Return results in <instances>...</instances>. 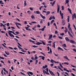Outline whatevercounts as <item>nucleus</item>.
Here are the masks:
<instances>
[{
    "instance_id": "1",
    "label": "nucleus",
    "mask_w": 76,
    "mask_h": 76,
    "mask_svg": "<svg viewBox=\"0 0 76 76\" xmlns=\"http://www.w3.org/2000/svg\"><path fill=\"white\" fill-rule=\"evenodd\" d=\"M8 31H9V32H8L9 35L10 36V37H13V38L15 37V36H14L11 33H12L13 34H14V35H16V34H15V33L13 32L12 31H10V30H9Z\"/></svg>"
},
{
    "instance_id": "2",
    "label": "nucleus",
    "mask_w": 76,
    "mask_h": 76,
    "mask_svg": "<svg viewBox=\"0 0 76 76\" xmlns=\"http://www.w3.org/2000/svg\"><path fill=\"white\" fill-rule=\"evenodd\" d=\"M68 28L69 29V31H70L71 33L72 34V35H73V33L72 30V28H70V23H68Z\"/></svg>"
},
{
    "instance_id": "3",
    "label": "nucleus",
    "mask_w": 76,
    "mask_h": 76,
    "mask_svg": "<svg viewBox=\"0 0 76 76\" xmlns=\"http://www.w3.org/2000/svg\"><path fill=\"white\" fill-rule=\"evenodd\" d=\"M15 23L17 26V28H18V29H20V28H19L18 25H20V26H22V25H21L20 23L17 22Z\"/></svg>"
},
{
    "instance_id": "4",
    "label": "nucleus",
    "mask_w": 76,
    "mask_h": 76,
    "mask_svg": "<svg viewBox=\"0 0 76 76\" xmlns=\"http://www.w3.org/2000/svg\"><path fill=\"white\" fill-rule=\"evenodd\" d=\"M72 18L73 20L74 18H75V19H76V15L75 13H74V14H72Z\"/></svg>"
},
{
    "instance_id": "5",
    "label": "nucleus",
    "mask_w": 76,
    "mask_h": 76,
    "mask_svg": "<svg viewBox=\"0 0 76 76\" xmlns=\"http://www.w3.org/2000/svg\"><path fill=\"white\" fill-rule=\"evenodd\" d=\"M57 7V13H59V11L60 10V6L58 4Z\"/></svg>"
},
{
    "instance_id": "6",
    "label": "nucleus",
    "mask_w": 76,
    "mask_h": 76,
    "mask_svg": "<svg viewBox=\"0 0 76 76\" xmlns=\"http://www.w3.org/2000/svg\"><path fill=\"white\" fill-rule=\"evenodd\" d=\"M46 28L45 26H44L43 28L42 29H39V31H44V30H45V28Z\"/></svg>"
},
{
    "instance_id": "7",
    "label": "nucleus",
    "mask_w": 76,
    "mask_h": 76,
    "mask_svg": "<svg viewBox=\"0 0 76 76\" xmlns=\"http://www.w3.org/2000/svg\"><path fill=\"white\" fill-rule=\"evenodd\" d=\"M14 39H15L16 40V42H18V45H19V46H20V47H22V45H21L19 43H18V40L15 38Z\"/></svg>"
},
{
    "instance_id": "8",
    "label": "nucleus",
    "mask_w": 76,
    "mask_h": 76,
    "mask_svg": "<svg viewBox=\"0 0 76 76\" xmlns=\"http://www.w3.org/2000/svg\"><path fill=\"white\" fill-rule=\"evenodd\" d=\"M49 39H48L50 40V39H51L52 38H53V35H49Z\"/></svg>"
},
{
    "instance_id": "9",
    "label": "nucleus",
    "mask_w": 76,
    "mask_h": 76,
    "mask_svg": "<svg viewBox=\"0 0 76 76\" xmlns=\"http://www.w3.org/2000/svg\"><path fill=\"white\" fill-rule=\"evenodd\" d=\"M63 57L65 59H66V60H68V61H70V59H69V58H68V57L67 56H63Z\"/></svg>"
},
{
    "instance_id": "10",
    "label": "nucleus",
    "mask_w": 76,
    "mask_h": 76,
    "mask_svg": "<svg viewBox=\"0 0 76 76\" xmlns=\"http://www.w3.org/2000/svg\"><path fill=\"white\" fill-rule=\"evenodd\" d=\"M70 42H71V43H72V44H76V42L74 41L73 40H70Z\"/></svg>"
},
{
    "instance_id": "11",
    "label": "nucleus",
    "mask_w": 76,
    "mask_h": 76,
    "mask_svg": "<svg viewBox=\"0 0 76 76\" xmlns=\"http://www.w3.org/2000/svg\"><path fill=\"white\" fill-rule=\"evenodd\" d=\"M36 44L37 45H40V44H42V43L41 42H37V43H36Z\"/></svg>"
},
{
    "instance_id": "12",
    "label": "nucleus",
    "mask_w": 76,
    "mask_h": 76,
    "mask_svg": "<svg viewBox=\"0 0 76 76\" xmlns=\"http://www.w3.org/2000/svg\"><path fill=\"white\" fill-rule=\"evenodd\" d=\"M40 16L41 18H42L43 19H45V17L43 16V15H42V14H40Z\"/></svg>"
},
{
    "instance_id": "13",
    "label": "nucleus",
    "mask_w": 76,
    "mask_h": 76,
    "mask_svg": "<svg viewBox=\"0 0 76 76\" xmlns=\"http://www.w3.org/2000/svg\"><path fill=\"white\" fill-rule=\"evenodd\" d=\"M68 33L70 37H72V38H73V36H72V34H71L69 32V31H68Z\"/></svg>"
},
{
    "instance_id": "14",
    "label": "nucleus",
    "mask_w": 76,
    "mask_h": 76,
    "mask_svg": "<svg viewBox=\"0 0 76 76\" xmlns=\"http://www.w3.org/2000/svg\"><path fill=\"white\" fill-rule=\"evenodd\" d=\"M55 43H56V42H54L53 43V48H56V45H55Z\"/></svg>"
},
{
    "instance_id": "15",
    "label": "nucleus",
    "mask_w": 76,
    "mask_h": 76,
    "mask_svg": "<svg viewBox=\"0 0 76 76\" xmlns=\"http://www.w3.org/2000/svg\"><path fill=\"white\" fill-rule=\"evenodd\" d=\"M50 62L51 63H52L53 64H54V63H56V61H54V60H53V59H51L50 60Z\"/></svg>"
},
{
    "instance_id": "16",
    "label": "nucleus",
    "mask_w": 76,
    "mask_h": 76,
    "mask_svg": "<svg viewBox=\"0 0 76 76\" xmlns=\"http://www.w3.org/2000/svg\"><path fill=\"white\" fill-rule=\"evenodd\" d=\"M65 40L67 41H70V39L68 38L67 37H66L65 38Z\"/></svg>"
},
{
    "instance_id": "17",
    "label": "nucleus",
    "mask_w": 76,
    "mask_h": 76,
    "mask_svg": "<svg viewBox=\"0 0 76 76\" xmlns=\"http://www.w3.org/2000/svg\"><path fill=\"white\" fill-rule=\"evenodd\" d=\"M27 73L28 74H30L31 75H33V73L31 72H27Z\"/></svg>"
},
{
    "instance_id": "18",
    "label": "nucleus",
    "mask_w": 76,
    "mask_h": 76,
    "mask_svg": "<svg viewBox=\"0 0 76 76\" xmlns=\"http://www.w3.org/2000/svg\"><path fill=\"white\" fill-rule=\"evenodd\" d=\"M49 73H50V74L51 75H52H52H53V76H55V74L53 73V72L51 71V72H50Z\"/></svg>"
},
{
    "instance_id": "19",
    "label": "nucleus",
    "mask_w": 76,
    "mask_h": 76,
    "mask_svg": "<svg viewBox=\"0 0 76 76\" xmlns=\"http://www.w3.org/2000/svg\"><path fill=\"white\" fill-rule=\"evenodd\" d=\"M65 30L64 31V32L65 33H66V32H67L68 31V30H67V27H65Z\"/></svg>"
},
{
    "instance_id": "20",
    "label": "nucleus",
    "mask_w": 76,
    "mask_h": 76,
    "mask_svg": "<svg viewBox=\"0 0 76 76\" xmlns=\"http://www.w3.org/2000/svg\"><path fill=\"white\" fill-rule=\"evenodd\" d=\"M60 15L62 19H63V13H62L61 14H60Z\"/></svg>"
},
{
    "instance_id": "21",
    "label": "nucleus",
    "mask_w": 76,
    "mask_h": 76,
    "mask_svg": "<svg viewBox=\"0 0 76 76\" xmlns=\"http://www.w3.org/2000/svg\"><path fill=\"white\" fill-rule=\"evenodd\" d=\"M68 11H69V12L71 14H72V12L71 9H70L69 8H68Z\"/></svg>"
},
{
    "instance_id": "22",
    "label": "nucleus",
    "mask_w": 76,
    "mask_h": 76,
    "mask_svg": "<svg viewBox=\"0 0 76 76\" xmlns=\"http://www.w3.org/2000/svg\"><path fill=\"white\" fill-rule=\"evenodd\" d=\"M25 28H26V30H27L28 31H31V29L29 28V27H25Z\"/></svg>"
},
{
    "instance_id": "23",
    "label": "nucleus",
    "mask_w": 76,
    "mask_h": 76,
    "mask_svg": "<svg viewBox=\"0 0 76 76\" xmlns=\"http://www.w3.org/2000/svg\"><path fill=\"white\" fill-rule=\"evenodd\" d=\"M58 50H62V51H63V50L60 47H58Z\"/></svg>"
},
{
    "instance_id": "24",
    "label": "nucleus",
    "mask_w": 76,
    "mask_h": 76,
    "mask_svg": "<svg viewBox=\"0 0 76 76\" xmlns=\"http://www.w3.org/2000/svg\"><path fill=\"white\" fill-rule=\"evenodd\" d=\"M62 45V46H63V47H65V48H66V47H67V46H66V45L65 44H64Z\"/></svg>"
},
{
    "instance_id": "25",
    "label": "nucleus",
    "mask_w": 76,
    "mask_h": 76,
    "mask_svg": "<svg viewBox=\"0 0 76 76\" xmlns=\"http://www.w3.org/2000/svg\"><path fill=\"white\" fill-rule=\"evenodd\" d=\"M50 13V11H47V12H46V15H49Z\"/></svg>"
},
{
    "instance_id": "26",
    "label": "nucleus",
    "mask_w": 76,
    "mask_h": 76,
    "mask_svg": "<svg viewBox=\"0 0 76 76\" xmlns=\"http://www.w3.org/2000/svg\"><path fill=\"white\" fill-rule=\"evenodd\" d=\"M62 23H63V26H64V25L66 24V23H65V21H63L62 22Z\"/></svg>"
},
{
    "instance_id": "27",
    "label": "nucleus",
    "mask_w": 76,
    "mask_h": 76,
    "mask_svg": "<svg viewBox=\"0 0 76 76\" xmlns=\"http://www.w3.org/2000/svg\"><path fill=\"white\" fill-rule=\"evenodd\" d=\"M70 0H66V2L65 3V4H66L67 3H68L69 2Z\"/></svg>"
},
{
    "instance_id": "28",
    "label": "nucleus",
    "mask_w": 76,
    "mask_h": 76,
    "mask_svg": "<svg viewBox=\"0 0 76 76\" xmlns=\"http://www.w3.org/2000/svg\"><path fill=\"white\" fill-rule=\"evenodd\" d=\"M31 18L32 19H35V16H34V15H32L31 16Z\"/></svg>"
},
{
    "instance_id": "29",
    "label": "nucleus",
    "mask_w": 76,
    "mask_h": 76,
    "mask_svg": "<svg viewBox=\"0 0 76 76\" xmlns=\"http://www.w3.org/2000/svg\"><path fill=\"white\" fill-rule=\"evenodd\" d=\"M64 64H67V65H69V63L68 62H64Z\"/></svg>"
},
{
    "instance_id": "30",
    "label": "nucleus",
    "mask_w": 76,
    "mask_h": 76,
    "mask_svg": "<svg viewBox=\"0 0 76 76\" xmlns=\"http://www.w3.org/2000/svg\"><path fill=\"white\" fill-rule=\"evenodd\" d=\"M36 12L37 14H40V12L39 11H37Z\"/></svg>"
},
{
    "instance_id": "31",
    "label": "nucleus",
    "mask_w": 76,
    "mask_h": 76,
    "mask_svg": "<svg viewBox=\"0 0 76 76\" xmlns=\"http://www.w3.org/2000/svg\"><path fill=\"white\" fill-rule=\"evenodd\" d=\"M5 53L7 54V55H9L10 54V53H9V52H7L6 51L5 52Z\"/></svg>"
},
{
    "instance_id": "32",
    "label": "nucleus",
    "mask_w": 76,
    "mask_h": 76,
    "mask_svg": "<svg viewBox=\"0 0 76 76\" xmlns=\"http://www.w3.org/2000/svg\"><path fill=\"white\" fill-rule=\"evenodd\" d=\"M68 18H67V22H68V23H69V21H70V20H69V16H68Z\"/></svg>"
},
{
    "instance_id": "33",
    "label": "nucleus",
    "mask_w": 76,
    "mask_h": 76,
    "mask_svg": "<svg viewBox=\"0 0 76 76\" xmlns=\"http://www.w3.org/2000/svg\"><path fill=\"white\" fill-rule=\"evenodd\" d=\"M41 42H42L43 44L44 45H45L46 44L44 42H43V41H41Z\"/></svg>"
},
{
    "instance_id": "34",
    "label": "nucleus",
    "mask_w": 76,
    "mask_h": 76,
    "mask_svg": "<svg viewBox=\"0 0 76 76\" xmlns=\"http://www.w3.org/2000/svg\"><path fill=\"white\" fill-rule=\"evenodd\" d=\"M38 59V57L36 56L34 57V60H36Z\"/></svg>"
},
{
    "instance_id": "35",
    "label": "nucleus",
    "mask_w": 76,
    "mask_h": 76,
    "mask_svg": "<svg viewBox=\"0 0 76 76\" xmlns=\"http://www.w3.org/2000/svg\"><path fill=\"white\" fill-rule=\"evenodd\" d=\"M32 47H34V48H37V47H38V46H37L36 45H32Z\"/></svg>"
},
{
    "instance_id": "36",
    "label": "nucleus",
    "mask_w": 76,
    "mask_h": 76,
    "mask_svg": "<svg viewBox=\"0 0 76 76\" xmlns=\"http://www.w3.org/2000/svg\"><path fill=\"white\" fill-rule=\"evenodd\" d=\"M38 60H36L35 62V64H37V63H38Z\"/></svg>"
},
{
    "instance_id": "37",
    "label": "nucleus",
    "mask_w": 76,
    "mask_h": 76,
    "mask_svg": "<svg viewBox=\"0 0 76 76\" xmlns=\"http://www.w3.org/2000/svg\"><path fill=\"white\" fill-rule=\"evenodd\" d=\"M43 68H47V65H45V66H42Z\"/></svg>"
},
{
    "instance_id": "38",
    "label": "nucleus",
    "mask_w": 76,
    "mask_h": 76,
    "mask_svg": "<svg viewBox=\"0 0 76 76\" xmlns=\"http://www.w3.org/2000/svg\"><path fill=\"white\" fill-rule=\"evenodd\" d=\"M54 22V20H52L50 22V24H51V23H53V22Z\"/></svg>"
},
{
    "instance_id": "39",
    "label": "nucleus",
    "mask_w": 76,
    "mask_h": 76,
    "mask_svg": "<svg viewBox=\"0 0 76 76\" xmlns=\"http://www.w3.org/2000/svg\"><path fill=\"white\" fill-rule=\"evenodd\" d=\"M2 45H3V46L4 47L6 48H7V47H6V46H5V45H4L3 44H2Z\"/></svg>"
},
{
    "instance_id": "40",
    "label": "nucleus",
    "mask_w": 76,
    "mask_h": 76,
    "mask_svg": "<svg viewBox=\"0 0 76 76\" xmlns=\"http://www.w3.org/2000/svg\"><path fill=\"white\" fill-rule=\"evenodd\" d=\"M24 6H26L27 4H26V1H24Z\"/></svg>"
},
{
    "instance_id": "41",
    "label": "nucleus",
    "mask_w": 76,
    "mask_h": 76,
    "mask_svg": "<svg viewBox=\"0 0 76 76\" xmlns=\"http://www.w3.org/2000/svg\"><path fill=\"white\" fill-rule=\"evenodd\" d=\"M42 59L43 60H44V59H45V57L44 56H42Z\"/></svg>"
},
{
    "instance_id": "42",
    "label": "nucleus",
    "mask_w": 76,
    "mask_h": 76,
    "mask_svg": "<svg viewBox=\"0 0 76 76\" xmlns=\"http://www.w3.org/2000/svg\"><path fill=\"white\" fill-rule=\"evenodd\" d=\"M18 48H19V49H20L21 50H23L22 48L19 45L18 46Z\"/></svg>"
},
{
    "instance_id": "43",
    "label": "nucleus",
    "mask_w": 76,
    "mask_h": 76,
    "mask_svg": "<svg viewBox=\"0 0 76 76\" xmlns=\"http://www.w3.org/2000/svg\"><path fill=\"white\" fill-rule=\"evenodd\" d=\"M19 53H20L21 54H25V53H23L22 52H19Z\"/></svg>"
},
{
    "instance_id": "44",
    "label": "nucleus",
    "mask_w": 76,
    "mask_h": 76,
    "mask_svg": "<svg viewBox=\"0 0 76 76\" xmlns=\"http://www.w3.org/2000/svg\"><path fill=\"white\" fill-rule=\"evenodd\" d=\"M62 10H64V6H61Z\"/></svg>"
},
{
    "instance_id": "45",
    "label": "nucleus",
    "mask_w": 76,
    "mask_h": 76,
    "mask_svg": "<svg viewBox=\"0 0 76 76\" xmlns=\"http://www.w3.org/2000/svg\"><path fill=\"white\" fill-rule=\"evenodd\" d=\"M2 2H3V1H0V4H4V3Z\"/></svg>"
},
{
    "instance_id": "46",
    "label": "nucleus",
    "mask_w": 76,
    "mask_h": 76,
    "mask_svg": "<svg viewBox=\"0 0 76 76\" xmlns=\"http://www.w3.org/2000/svg\"><path fill=\"white\" fill-rule=\"evenodd\" d=\"M42 7H44V6H42L40 7L39 8V9L40 10H41V9L42 8Z\"/></svg>"
},
{
    "instance_id": "47",
    "label": "nucleus",
    "mask_w": 76,
    "mask_h": 76,
    "mask_svg": "<svg viewBox=\"0 0 76 76\" xmlns=\"http://www.w3.org/2000/svg\"><path fill=\"white\" fill-rule=\"evenodd\" d=\"M45 73L46 74H47V75H50V73H49L48 72H47L46 71H45Z\"/></svg>"
},
{
    "instance_id": "48",
    "label": "nucleus",
    "mask_w": 76,
    "mask_h": 76,
    "mask_svg": "<svg viewBox=\"0 0 76 76\" xmlns=\"http://www.w3.org/2000/svg\"><path fill=\"white\" fill-rule=\"evenodd\" d=\"M20 73H21V75H24V76H26L25 75V74L23 73L22 72H20Z\"/></svg>"
},
{
    "instance_id": "49",
    "label": "nucleus",
    "mask_w": 76,
    "mask_h": 76,
    "mask_svg": "<svg viewBox=\"0 0 76 76\" xmlns=\"http://www.w3.org/2000/svg\"><path fill=\"white\" fill-rule=\"evenodd\" d=\"M59 65L62 68H63V66H62V65H61V63L59 64Z\"/></svg>"
},
{
    "instance_id": "50",
    "label": "nucleus",
    "mask_w": 76,
    "mask_h": 76,
    "mask_svg": "<svg viewBox=\"0 0 76 76\" xmlns=\"http://www.w3.org/2000/svg\"><path fill=\"white\" fill-rule=\"evenodd\" d=\"M59 65L62 68H63V66H62V65H61V63L59 64Z\"/></svg>"
},
{
    "instance_id": "51",
    "label": "nucleus",
    "mask_w": 76,
    "mask_h": 76,
    "mask_svg": "<svg viewBox=\"0 0 76 76\" xmlns=\"http://www.w3.org/2000/svg\"><path fill=\"white\" fill-rule=\"evenodd\" d=\"M31 23H37V22L35 21H31Z\"/></svg>"
},
{
    "instance_id": "52",
    "label": "nucleus",
    "mask_w": 76,
    "mask_h": 76,
    "mask_svg": "<svg viewBox=\"0 0 76 76\" xmlns=\"http://www.w3.org/2000/svg\"><path fill=\"white\" fill-rule=\"evenodd\" d=\"M7 26H9V25H10V23H8L7 24Z\"/></svg>"
},
{
    "instance_id": "53",
    "label": "nucleus",
    "mask_w": 76,
    "mask_h": 76,
    "mask_svg": "<svg viewBox=\"0 0 76 76\" xmlns=\"http://www.w3.org/2000/svg\"><path fill=\"white\" fill-rule=\"evenodd\" d=\"M3 71L2 70H1V74H2V75H3V76H4V75L3 73Z\"/></svg>"
},
{
    "instance_id": "54",
    "label": "nucleus",
    "mask_w": 76,
    "mask_h": 76,
    "mask_svg": "<svg viewBox=\"0 0 76 76\" xmlns=\"http://www.w3.org/2000/svg\"><path fill=\"white\" fill-rule=\"evenodd\" d=\"M65 74L66 75H67V76H69V74H68V73L67 72H65Z\"/></svg>"
},
{
    "instance_id": "55",
    "label": "nucleus",
    "mask_w": 76,
    "mask_h": 76,
    "mask_svg": "<svg viewBox=\"0 0 76 76\" xmlns=\"http://www.w3.org/2000/svg\"><path fill=\"white\" fill-rule=\"evenodd\" d=\"M9 48H10V49H11V50H13V49L12 47H8Z\"/></svg>"
},
{
    "instance_id": "56",
    "label": "nucleus",
    "mask_w": 76,
    "mask_h": 76,
    "mask_svg": "<svg viewBox=\"0 0 76 76\" xmlns=\"http://www.w3.org/2000/svg\"><path fill=\"white\" fill-rule=\"evenodd\" d=\"M54 65V64H50V66H51V67H53V66Z\"/></svg>"
},
{
    "instance_id": "57",
    "label": "nucleus",
    "mask_w": 76,
    "mask_h": 76,
    "mask_svg": "<svg viewBox=\"0 0 76 76\" xmlns=\"http://www.w3.org/2000/svg\"><path fill=\"white\" fill-rule=\"evenodd\" d=\"M0 58H1V59H3V60L4 59V58H3V57H1V56H0Z\"/></svg>"
},
{
    "instance_id": "58",
    "label": "nucleus",
    "mask_w": 76,
    "mask_h": 76,
    "mask_svg": "<svg viewBox=\"0 0 76 76\" xmlns=\"http://www.w3.org/2000/svg\"><path fill=\"white\" fill-rule=\"evenodd\" d=\"M72 50L74 51H75V52H76V49H72Z\"/></svg>"
},
{
    "instance_id": "59",
    "label": "nucleus",
    "mask_w": 76,
    "mask_h": 76,
    "mask_svg": "<svg viewBox=\"0 0 76 76\" xmlns=\"http://www.w3.org/2000/svg\"><path fill=\"white\" fill-rule=\"evenodd\" d=\"M29 9H30V10H33V8H32V7H30V8H29Z\"/></svg>"
},
{
    "instance_id": "60",
    "label": "nucleus",
    "mask_w": 76,
    "mask_h": 76,
    "mask_svg": "<svg viewBox=\"0 0 76 76\" xmlns=\"http://www.w3.org/2000/svg\"><path fill=\"white\" fill-rule=\"evenodd\" d=\"M60 34L61 35H62L63 36L64 35V33H62Z\"/></svg>"
},
{
    "instance_id": "61",
    "label": "nucleus",
    "mask_w": 76,
    "mask_h": 76,
    "mask_svg": "<svg viewBox=\"0 0 76 76\" xmlns=\"http://www.w3.org/2000/svg\"><path fill=\"white\" fill-rule=\"evenodd\" d=\"M71 66H72V67H75V68H76V66H74L73 65H71Z\"/></svg>"
},
{
    "instance_id": "62",
    "label": "nucleus",
    "mask_w": 76,
    "mask_h": 76,
    "mask_svg": "<svg viewBox=\"0 0 76 76\" xmlns=\"http://www.w3.org/2000/svg\"><path fill=\"white\" fill-rule=\"evenodd\" d=\"M53 19L52 18V16H51L49 18V20H51V19Z\"/></svg>"
},
{
    "instance_id": "63",
    "label": "nucleus",
    "mask_w": 76,
    "mask_h": 76,
    "mask_svg": "<svg viewBox=\"0 0 76 76\" xmlns=\"http://www.w3.org/2000/svg\"><path fill=\"white\" fill-rule=\"evenodd\" d=\"M2 69H3V70H4V72H5V71H6V69H5V68H2Z\"/></svg>"
},
{
    "instance_id": "64",
    "label": "nucleus",
    "mask_w": 76,
    "mask_h": 76,
    "mask_svg": "<svg viewBox=\"0 0 76 76\" xmlns=\"http://www.w3.org/2000/svg\"><path fill=\"white\" fill-rule=\"evenodd\" d=\"M71 74L72 76H75V74H74L73 73H72Z\"/></svg>"
}]
</instances>
